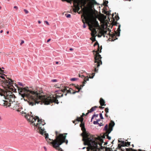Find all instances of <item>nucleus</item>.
I'll return each mask as SVG.
<instances>
[{
	"mask_svg": "<svg viewBox=\"0 0 151 151\" xmlns=\"http://www.w3.org/2000/svg\"><path fill=\"white\" fill-rule=\"evenodd\" d=\"M15 86L18 88L19 94L23 98L26 97L28 99L29 105L32 106L40 103L42 104V103L45 105H48L53 102L58 104L59 102L57 99L63 96V94L50 96H42L37 91L29 89L28 87L19 88L17 85Z\"/></svg>",
	"mask_w": 151,
	"mask_h": 151,
	"instance_id": "obj_1",
	"label": "nucleus"
},
{
	"mask_svg": "<svg viewBox=\"0 0 151 151\" xmlns=\"http://www.w3.org/2000/svg\"><path fill=\"white\" fill-rule=\"evenodd\" d=\"M85 134L86 145H88L87 151H102L105 148L102 146L103 140L101 137H95L86 131Z\"/></svg>",
	"mask_w": 151,
	"mask_h": 151,
	"instance_id": "obj_2",
	"label": "nucleus"
},
{
	"mask_svg": "<svg viewBox=\"0 0 151 151\" xmlns=\"http://www.w3.org/2000/svg\"><path fill=\"white\" fill-rule=\"evenodd\" d=\"M25 118L30 122L33 124L34 126L37 128V132L40 134L43 135L45 132L44 130V128L43 126L45 124L44 120L43 119L40 120L39 117H36V118H34L32 116H30L29 115H26L25 116Z\"/></svg>",
	"mask_w": 151,
	"mask_h": 151,
	"instance_id": "obj_3",
	"label": "nucleus"
},
{
	"mask_svg": "<svg viewBox=\"0 0 151 151\" xmlns=\"http://www.w3.org/2000/svg\"><path fill=\"white\" fill-rule=\"evenodd\" d=\"M73 4L75 11L79 14H82L81 18L83 23V27L85 28V0H74Z\"/></svg>",
	"mask_w": 151,
	"mask_h": 151,
	"instance_id": "obj_4",
	"label": "nucleus"
},
{
	"mask_svg": "<svg viewBox=\"0 0 151 151\" xmlns=\"http://www.w3.org/2000/svg\"><path fill=\"white\" fill-rule=\"evenodd\" d=\"M88 3L86 5V17L91 18L94 17V12L92 9L94 4H96L97 2L95 0H86V4L87 1Z\"/></svg>",
	"mask_w": 151,
	"mask_h": 151,
	"instance_id": "obj_5",
	"label": "nucleus"
},
{
	"mask_svg": "<svg viewBox=\"0 0 151 151\" xmlns=\"http://www.w3.org/2000/svg\"><path fill=\"white\" fill-rule=\"evenodd\" d=\"M56 137L55 139L52 140L51 143L52 144L53 147L57 148L59 147L60 145L62 143L65 142L66 144L68 143V140L66 139V136H64L63 134H60L58 135V133L57 131L55 132Z\"/></svg>",
	"mask_w": 151,
	"mask_h": 151,
	"instance_id": "obj_6",
	"label": "nucleus"
},
{
	"mask_svg": "<svg viewBox=\"0 0 151 151\" xmlns=\"http://www.w3.org/2000/svg\"><path fill=\"white\" fill-rule=\"evenodd\" d=\"M86 18V23H88L89 27V29L91 31V35L93 36H95V35L97 33L95 28L99 27L98 22L96 19H94V17L91 18L87 17Z\"/></svg>",
	"mask_w": 151,
	"mask_h": 151,
	"instance_id": "obj_7",
	"label": "nucleus"
},
{
	"mask_svg": "<svg viewBox=\"0 0 151 151\" xmlns=\"http://www.w3.org/2000/svg\"><path fill=\"white\" fill-rule=\"evenodd\" d=\"M101 46L100 47L99 46H98L97 50L95 51L96 53L94 56V66L93 67V71L96 73L98 72V67L100 65L102 64V62L101 60L102 58L99 53V52H101Z\"/></svg>",
	"mask_w": 151,
	"mask_h": 151,
	"instance_id": "obj_8",
	"label": "nucleus"
},
{
	"mask_svg": "<svg viewBox=\"0 0 151 151\" xmlns=\"http://www.w3.org/2000/svg\"><path fill=\"white\" fill-rule=\"evenodd\" d=\"M4 96L6 100L4 101V106H6L7 107H9L10 104H11L12 103L17 102L15 100L16 98L15 95L12 94L11 92H7L5 93Z\"/></svg>",
	"mask_w": 151,
	"mask_h": 151,
	"instance_id": "obj_9",
	"label": "nucleus"
},
{
	"mask_svg": "<svg viewBox=\"0 0 151 151\" xmlns=\"http://www.w3.org/2000/svg\"><path fill=\"white\" fill-rule=\"evenodd\" d=\"M84 113L82 114V115L80 117H77V118L76 121H73V123H75L76 122H81V124H80V127L81 128V130L83 131V132L80 135L82 137V140L83 141V144L84 145H85V127L84 124L83 123V117L85 115Z\"/></svg>",
	"mask_w": 151,
	"mask_h": 151,
	"instance_id": "obj_10",
	"label": "nucleus"
},
{
	"mask_svg": "<svg viewBox=\"0 0 151 151\" xmlns=\"http://www.w3.org/2000/svg\"><path fill=\"white\" fill-rule=\"evenodd\" d=\"M115 124L114 122L113 121L111 120L109 124V127L107 124L105 125L104 129L106 131V132L104 134L103 136V138H105V137H106L109 140L111 139V137L109 136L108 134L113 130V127Z\"/></svg>",
	"mask_w": 151,
	"mask_h": 151,
	"instance_id": "obj_11",
	"label": "nucleus"
},
{
	"mask_svg": "<svg viewBox=\"0 0 151 151\" xmlns=\"http://www.w3.org/2000/svg\"><path fill=\"white\" fill-rule=\"evenodd\" d=\"M10 105H9V107H10L11 109H13V110H15L18 112H19L22 114L24 113L23 111H22V106L19 104L18 103V102H14Z\"/></svg>",
	"mask_w": 151,
	"mask_h": 151,
	"instance_id": "obj_12",
	"label": "nucleus"
},
{
	"mask_svg": "<svg viewBox=\"0 0 151 151\" xmlns=\"http://www.w3.org/2000/svg\"><path fill=\"white\" fill-rule=\"evenodd\" d=\"M84 86V85H80V86L78 85H75V88L78 90V91H74V90L72 88H70L69 90H67L65 89H64L62 91H59V92H63L64 93L66 91L67 93H70V94H74L76 93L79 92Z\"/></svg>",
	"mask_w": 151,
	"mask_h": 151,
	"instance_id": "obj_13",
	"label": "nucleus"
},
{
	"mask_svg": "<svg viewBox=\"0 0 151 151\" xmlns=\"http://www.w3.org/2000/svg\"><path fill=\"white\" fill-rule=\"evenodd\" d=\"M109 33L107 34H108L110 37H111L112 38V41H114V40H115L117 39V38H116V35H117L118 36H119V32H115L114 33H113L112 32H111V31L110 30H109Z\"/></svg>",
	"mask_w": 151,
	"mask_h": 151,
	"instance_id": "obj_14",
	"label": "nucleus"
},
{
	"mask_svg": "<svg viewBox=\"0 0 151 151\" xmlns=\"http://www.w3.org/2000/svg\"><path fill=\"white\" fill-rule=\"evenodd\" d=\"M118 143H121L118 144V146L117 149V148H121V147H123L126 146H129L130 145V142H124V141L118 140Z\"/></svg>",
	"mask_w": 151,
	"mask_h": 151,
	"instance_id": "obj_15",
	"label": "nucleus"
},
{
	"mask_svg": "<svg viewBox=\"0 0 151 151\" xmlns=\"http://www.w3.org/2000/svg\"><path fill=\"white\" fill-rule=\"evenodd\" d=\"M124 147V148H122L121 147V148H119L118 149L119 150H120L121 151H125V150H126L127 151H137V150H134V149H133L132 148H127L126 147Z\"/></svg>",
	"mask_w": 151,
	"mask_h": 151,
	"instance_id": "obj_16",
	"label": "nucleus"
},
{
	"mask_svg": "<svg viewBox=\"0 0 151 151\" xmlns=\"http://www.w3.org/2000/svg\"><path fill=\"white\" fill-rule=\"evenodd\" d=\"M95 75V73H92V74H91V75H88L87 76H86V82L88 80L89 78H92L93 76Z\"/></svg>",
	"mask_w": 151,
	"mask_h": 151,
	"instance_id": "obj_17",
	"label": "nucleus"
},
{
	"mask_svg": "<svg viewBox=\"0 0 151 151\" xmlns=\"http://www.w3.org/2000/svg\"><path fill=\"white\" fill-rule=\"evenodd\" d=\"M98 106H93L91 108V109L90 110H88V113L86 114V116H87V115L89 113H91L93 111L96 110V108H98Z\"/></svg>",
	"mask_w": 151,
	"mask_h": 151,
	"instance_id": "obj_18",
	"label": "nucleus"
},
{
	"mask_svg": "<svg viewBox=\"0 0 151 151\" xmlns=\"http://www.w3.org/2000/svg\"><path fill=\"white\" fill-rule=\"evenodd\" d=\"M14 81L11 79H9L8 80H5L4 81V82L6 84H8V85H9L10 86H11V85L13 84V83Z\"/></svg>",
	"mask_w": 151,
	"mask_h": 151,
	"instance_id": "obj_19",
	"label": "nucleus"
},
{
	"mask_svg": "<svg viewBox=\"0 0 151 151\" xmlns=\"http://www.w3.org/2000/svg\"><path fill=\"white\" fill-rule=\"evenodd\" d=\"M99 102L100 105L102 106H105L106 104H105V102L104 100L102 98H101L100 99Z\"/></svg>",
	"mask_w": 151,
	"mask_h": 151,
	"instance_id": "obj_20",
	"label": "nucleus"
},
{
	"mask_svg": "<svg viewBox=\"0 0 151 151\" xmlns=\"http://www.w3.org/2000/svg\"><path fill=\"white\" fill-rule=\"evenodd\" d=\"M79 76L80 77L83 78V83L82 85H84V84L85 83V76L82 73H81L80 74H79Z\"/></svg>",
	"mask_w": 151,
	"mask_h": 151,
	"instance_id": "obj_21",
	"label": "nucleus"
},
{
	"mask_svg": "<svg viewBox=\"0 0 151 151\" xmlns=\"http://www.w3.org/2000/svg\"><path fill=\"white\" fill-rule=\"evenodd\" d=\"M100 120L99 119L98 120H97V121H94L93 122V124H99V126H102V125H101V124H99V123H98V122Z\"/></svg>",
	"mask_w": 151,
	"mask_h": 151,
	"instance_id": "obj_22",
	"label": "nucleus"
},
{
	"mask_svg": "<svg viewBox=\"0 0 151 151\" xmlns=\"http://www.w3.org/2000/svg\"><path fill=\"white\" fill-rule=\"evenodd\" d=\"M108 3V1L104 0V1L103 4L104 6H106Z\"/></svg>",
	"mask_w": 151,
	"mask_h": 151,
	"instance_id": "obj_23",
	"label": "nucleus"
},
{
	"mask_svg": "<svg viewBox=\"0 0 151 151\" xmlns=\"http://www.w3.org/2000/svg\"><path fill=\"white\" fill-rule=\"evenodd\" d=\"M78 79L76 78H73L70 79V80L71 81H74L78 80Z\"/></svg>",
	"mask_w": 151,
	"mask_h": 151,
	"instance_id": "obj_24",
	"label": "nucleus"
},
{
	"mask_svg": "<svg viewBox=\"0 0 151 151\" xmlns=\"http://www.w3.org/2000/svg\"><path fill=\"white\" fill-rule=\"evenodd\" d=\"M105 112H106V114H107V113H108V112H109V109H108V108H106L105 109Z\"/></svg>",
	"mask_w": 151,
	"mask_h": 151,
	"instance_id": "obj_25",
	"label": "nucleus"
},
{
	"mask_svg": "<svg viewBox=\"0 0 151 151\" xmlns=\"http://www.w3.org/2000/svg\"><path fill=\"white\" fill-rule=\"evenodd\" d=\"M67 18H70L71 17V15L70 14H65Z\"/></svg>",
	"mask_w": 151,
	"mask_h": 151,
	"instance_id": "obj_26",
	"label": "nucleus"
},
{
	"mask_svg": "<svg viewBox=\"0 0 151 151\" xmlns=\"http://www.w3.org/2000/svg\"><path fill=\"white\" fill-rule=\"evenodd\" d=\"M96 45H98V46H99V44L97 42H96L94 44L93 46L94 47Z\"/></svg>",
	"mask_w": 151,
	"mask_h": 151,
	"instance_id": "obj_27",
	"label": "nucleus"
},
{
	"mask_svg": "<svg viewBox=\"0 0 151 151\" xmlns=\"http://www.w3.org/2000/svg\"><path fill=\"white\" fill-rule=\"evenodd\" d=\"M99 116H100V117L101 119H104L102 115V114L101 113L99 114Z\"/></svg>",
	"mask_w": 151,
	"mask_h": 151,
	"instance_id": "obj_28",
	"label": "nucleus"
},
{
	"mask_svg": "<svg viewBox=\"0 0 151 151\" xmlns=\"http://www.w3.org/2000/svg\"><path fill=\"white\" fill-rule=\"evenodd\" d=\"M117 31H118V32H120V25H119V27L117 29Z\"/></svg>",
	"mask_w": 151,
	"mask_h": 151,
	"instance_id": "obj_29",
	"label": "nucleus"
},
{
	"mask_svg": "<svg viewBox=\"0 0 151 151\" xmlns=\"http://www.w3.org/2000/svg\"><path fill=\"white\" fill-rule=\"evenodd\" d=\"M115 18L116 19V20H118L119 19V16H117L116 15L115 16Z\"/></svg>",
	"mask_w": 151,
	"mask_h": 151,
	"instance_id": "obj_30",
	"label": "nucleus"
},
{
	"mask_svg": "<svg viewBox=\"0 0 151 151\" xmlns=\"http://www.w3.org/2000/svg\"><path fill=\"white\" fill-rule=\"evenodd\" d=\"M24 11L26 14H27L29 13L27 9H24Z\"/></svg>",
	"mask_w": 151,
	"mask_h": 151,
	"instance_id": "obj_31",
	"label": "nucleus"
},
{
	"mask_svg": "<svg viewBox=\"0 0 151 151\" xmlns=\"http://www.w3.org/2000/svg\"><path fill=\"white\" fill-rule=\"evenodd\" d=\"M18 84L20 86H23V84L22 83L18 82Z\"/></svg>",
	"mask_w": 151,
	"mask_h": 151,
	"instance_id": "obj_32",
	"label": "nucleus"
},
{
	"mask_svg": "<svg viewBox=\"0 0 151 151\" xmlns=\"http://www.w3.org/2000/svg\"><path fill=\"white\" fill-rule=\"evenodd\" d=\"M57 81L56 79H53L52 80V81L53 82H56Z\"/></svg>",
	"mask_w": 151,
	"mask_h": 151,
	"instance_id": "obj_33",
	"label": "nucleus"
},
{
	"mask_svg": "<svg viewBox=\"0 0 151 151\" xmlns=\"http://www.w3.org/2000/svg\"><path fill=\"white\" fill-rule=\"evenodd\" d=\"M14 9H16L17 10L18 9V7L17 6H15L14 7Z\"/></svg>",
	"mask_w": 151,
	"mask_h": 151,
	"instance_id": "obj_34",
	"label": "nucleus"
},
{
	"mask_svg": "<svg viewBox=\"0 0 151 151\" xmlns=\"http://www.w3.org/2000/svg\"><path fill=\"white\" fill-rule=\"evenodd\" d=\"M24 40H22V41H21V42L20 43V45H21L22 44H23V43H24Z\"/></svg>",
	"mask_w": 151,
	"mask_h": 151,
	"instance_id": "obj_35",
	"label": "nucleus"
},
{
	"mask_svg": "<svg viewBox=\"0 0 151 151\" xmlns=\"http://www.w3.org/2000/svg\"><path fill=\"white\" fill-rule=\"evenodd\" d=\"M99 108H100L101 109H103L104 108V107H102V106H99Z\"/></svg>",
	"mask_w": 151,
	"mask_h": 151,
	"instance_id": "obj_36",
	"label": "nucleus"
},
{
	"mask_svg": "<svg viewBox=\"0 0 151 151\" xmlns=\"http://www.w3.org/2000/svg\"><path fill=\"white\" fill-rule=\"evenodd\" d=\"M45 134L46 135L45 139H46V140H47V138H48V134H47V135L46 134Z\"/></svg>",
	"mask_w": 151,
	"mask_h": 151,
	"instance_id": "obj_37",
	"label": "nucleus"
},
{
	"mask_svg": "<svg viewBox=\"0 0 151 151\" xmlns=\"http://www.w3.org/2000/svg\"><path fill=\"white\" fill-rule=\"evenodd\" d=\"M45 22L48 25H49V23L47 21H45Z\"/></svg>",
	"mask_w": 151,
	"mask_h": 151,
	"instance_id": "obj_38",
	"label": "nucleus"
},
{
	"mask_svg": "<svg viewBox=\"0 0 151 151\" xmlns=\"http://www.w3.org/2000/svg\"><path fill=\"white\" fill-rule=\"evenodd\" d=\"M93 116L97 117L98 116V114H96V115L94 114L93 115Z\"/></svg>",
	"mask_w": 151,
	"mask_h": 151,
	"instance_id": "obj_39",
	"label": "nucleus"
},
{
	"mask_svg": "<svg viewBox=\"0 0 151 151\" xmlns=\"http://www.w3.org/2000/svg\"><path fill=\"white\" fill-rule=\"evenodd\" d=\"M67 1L68 2L70 3H71V2H72V1H71L69 0H68Z\"/></svg>",
	"mask_w": 151,
	"mask_h": 151,
	"instance_id": "obj_40",
	"label": "nucleus"
},
{
	"mask_svg": "<svg viewBox=\"0 0 151 151\" xmlns=\"http://www.w3.org/2000/svg\"><path fill=\"white\" fill-rule=\"evenodd\" d=\"M50 40H51V39H48V40H47V42H49V41H50Z\"/></svg>",
	"mask_w": 151,
	"mask_h": 151,
	"instance_id": "obj_41",
	"label": "nucleus"
},
{
	"mask_svg": "<svg viewBox=\"0 0 151 151\" xmlns=\"http://www.w3.org/2000/svg\"><path fill=\"white\" fill-rule=\"evenodd\" d=\"M107 31H104V34H107Z\"/></svg>",
	"mask_w": 151,
	"mask_h": 151,
	"instance_id": "obj_42",
	"label": "nucleus"
},
{
	"mask_svg": "<svg viewBox=\"0 0 151 151\" xmlns=\"http://www.w3.org/2000/svg\"><path fill=\"white\" fill-rule=\"evenodd\" d=\"M44 148L45 149V151H46L47 150V149H46V148L45 147H44Z\"/></svg>",
	"mask_w": 151,
	"mask_h": 151,
	"instance_id": "obj_43",
	"label": "nucleus"
},
{
	"mask_svg": "<svg viewBox=\"0 0 151 151\" xmlns=\"http://www.w3.org/2000/svg\"><path fill=\"white\" fill-rule=\"evenodd\" d=\"M94 116H93H93H92V118H91V120H92L93 119V118H94Z\"/></svg>",
	"mask_w": 151,
	"mask_h": 151,
	"instance_id": "obj_44",
	"label": "nucleus"
},
{
	"mask_svg": "<svg viewBox=\"0 0 151 151\" xmlns=\"http://www.w3.org/2000/svg\"><path fill=\"white\" fill-rule=\"evenodd\" d=\"M69 50L70 51H72L73 50V49L72 48H70Z\"/></svg>",
	"mask_w": 151,
	"mask_h": 151,
	"instance_id": "obj_45",
	"label": "nucleus"
},
{
	"mask_svg": "<svg viewBox=\"0 0 151 151\" xmlns=\"http://www.w3.org/2000/svg\"><path fill=\"white\" fill-rule=\"evenodd\" d=\"M59 150H60V151H63L61 148H60Z\"/></svg>",
	"mask_w": 151,
	"mask_h": 151,
	"instance_id": "obj_46",
	"label": "nucleus"
},
{
	"mask_svg": "<svg viewBox=\"0 0 151 151\" xmlns=\"http://www.w3.org/2000/svg\"><path fill=\"white\" fill-rule=\"evenodd\" d=\"M105 116L107 117H108V115H107V114H106V113L105 114Z\"/></svg>",
	"mask_w": 151,
	"mask_h": 151,
	"instance_id": "obj_47",
	"label": "nucleus"
},
{
	"mask_svg": "<svg viewBox=\"0 0 151 151\" xmlns=\"http://www.w3.org/2000/svg\"><path fill=\"white\" fill-rule=\"evenodd\" d=\"M38 23H39V24H40L41 23V22L40 21H39V20L38 21Z\"/></svg>",
	"mask_w": 151,
	"mask_h": 151,
	"instance_id": "obj_48",
	"label": "nucleus"
},
{
	"mask_svg": "<svg viewBox=\"0 0 151 151\" xmlns=\"http://www.w3.org/2000/svg\"><path fill=\"white\" fill-rule=\"evenodd\" d=\"M4 71L1 70V69L0 68V71L1 72H3Z\"/></svg>",
	"mask_w": 151,
	"mask_h": 151,
	"instance_id": "obj_49",
	"label": "nucleus"
},
{
	"mask_svg": "<svg viewBox=\"0 0 151 151\" xmlns=\"http://www.w3.org/2000/svg\"><path fill=\"white\" fill-rule=\"evenodd\" d=\"M55 63H56V64H58V63H59V62L58 61H56L55 62Z\"/></svg>",
	"mask_w": 151,
	"mask_h": 151,
	"instance_id": "obj_50",
	"label": "nucleus"
},
{
	"mask_svg": "<svg viewBox=\"0 0 151 151\" xmlns=\"http://www.w3.org/2000/svg\"><path fill=\"white\" fill-rule=\"evenodd\" d=\"M3 32V31L2 30H1V31H0V33H2V32Z\"/></svg>",
	"mask_w": 151,
	"mask_h": 151,
	"instance_id": "obj_51",
	"label": "nucleus"
},
{
	"mask_svg": "<svg viewBox=\"0 0 151 151\" xmlns=\"http://www.w3.org/2000/svg\"><path fill=\"white\" fill-rule=\"evenodd\" d=\"M6 33L7 34H9V31H7L6 32Z\"/></svg>",
	"mask_w": 151,
	"mask_h": 151,
	"instance_id": "obj_52",
	"label": "nucleus"
},
{
	"mask_svg": "<svg viewBox=\"0 0 151 151\" xmlns=\"http://www.w3.org/2000/svg\"><path fill=\"white\" fill-rule=\"evenodd\" d=\"M85 149V147H84L82 148V149Z\"/></svg>",
	"mask_w": 151,
	"mask_h": 151,
	"instance_id": "obj_53",
	"label": "nucleus"
},
{
	"mask_svg": "<svg viewBox=\"0 0 151 151\" xmlns=\"http://www.w3.org/2000/svg\"><path fill=\"white\" fill-rule=\"evenodd\" d=\"M108 12H106V13H105V14H107V13Z\"/></svg>",
	"mask_w": 151,
	"mask_h": 151,
	"instance_id": "obj_54",
	"label": "nucleus"
},
{
	"mask_svg": "<svg viewBox=\"0 0 151 151\" xmlns=\"http://www.w3.org/2000/svg\"><path fill=\"white\" fill-rule=\"evenodd\" d=\"M66 96L67 95V93H65L64 94Z\"/></svg>",
	"mask_w": 151,
	"mask_h": 151,
	"instance_id": "obj_55",
	"label": "nucleus"
},
{
	"mask_svg": "<svg viewBox=\"0 0 151 151\" xmlns=\"http://www.w3.org/2000/svg\"><path fill=\"white\" fill-rule=\"evenodd\" d=\"M107 142H106V143H105V145H106V144H107Z\"/></svg>",
	"mask_w": 151,
	"mask_h": 151,
	"instance_id": "obj_56",
	"label": "nucleus"
},
{
	"mask_svg": "<svg viewBox=\"0 0 151 151\" xmlns=\"http://www.w3.org/2000/svg\"><path fill=\"white\" fill-rule=\"evenodd\" d=\"M1 6H0V10H1Z\"/></svg>",
	"mask_w": 151,
	"mask_h": 151,
	"instance_id": "obj_57",
	"label": "nucleus"
},
{
	"mask_svg": "<svg viewBox=\"0 0 151 151\" xmlns=\"http://www.w3.org/2000/svg\"><path fill=\"white\" fill-rule=\"evenodd\" d=\"M11 86H12V88H13H13H14V87H13V86L12 85H11Z\"/></svg>",
	"mask_w": 151,
	"mask_h": 151,
	"instance_id": "obj_58",
	"label": "nucleus"
},
{
	"mask_svg": "<svg viewBox=\"0 0 151 151\" xmlns=\"http://www.w3.org/2000/svg\"><path fill=\"white\" fill-rule=\"evenodd\" d=\"M132 145V147H134V145Z\"/></svg>",
	"mask_w": 151,
	"mask_h": 151,
	"instance_id": "obj_59",
	"label": "nucleus"
},
{
	"mask_svg": "<svg viewBox=\"0 0 151 151\" xmlns=\"http://www.w3.org/2000/svg\"><path fill=\"white\" fill-rule=\"evenodd\" d=\"M1 117L0 116V120H1Z\"/></svg>",
	"mask_w": 151,
	"mask_h": 151,
	"instance_id": "obj_60",
	"label": "nucleus"
},
{
	"mask_svg": "<svg viewBox=\"0 0 151 151\" xmlns=\"http://www.w3.org/2000/svg\"><path fill=\"white\" fill-rule=\"evenodd\" d=\"M2 68L4 69V68H3V67H2Z\"/></svg>",
	"mask_w": 151,
	"mask_h": 151,
	"instance_id": "obj_61",
	"label": "nucleus"
},
{
	"mask_svg": "<svg viewBox=\"0 0 151 151\" xmlns=\"http://www.w3.org/2000/svg\"><path fill=\"white\" fill-rule=\"evenodd\" d=\"M102 124V123H101L100 124H101V125H102V124ZM102 125H103V124H102Z\"/></svg>",
	"mask_w": 151,
	"mask_h": 151,
	"instance_id": "obj_62",
	"label": "nucleus"
},
{
	"mask_svg": "<svg viewBox=\"0 0 151 151\" xmlns=\"http://www.w3.org/2000/svg\"><path fill=\"white\" fill-rule=\"evenodd\" d=\"M8 1H9V0H7Z\"/></svg>",
	"mask_w": 151,
	"mask_h": 151,
	"instance_id": "obj_63",
	"label": "nucleus"
}]
</instances>
